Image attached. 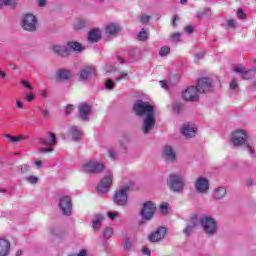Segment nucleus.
I'll use <instances>...</instances> for the list:
<instances>
[{
	"instance_id": "nucleus-1",
	"label": "nucleus",
	"mask_w": 256,
	"mask_h": 256,
	"mask_svg": "<svg viewBox=\"0 0 256 256\" xmlns=\"http://www.w3.org/2000/svg\"><path fill=\"white\" fill-rule=\"evenodd\" d=\"M133 111L138 117L146 116L143 121L142 131L145 135H149L155 127V106L149 102L138 100L133 105Z\"/></svg>"
},
{
	"instance_id": "nucleus-2",
	"label": "nucleus",
	"mask_w": 256,
	"mask_h": 256,
	"mask_svg": "<svg viewBox=\"0 0 256 256\" xmlns=\"http://www.w3.org/2000/svg\"><path fill=\"white\" fill-rule=\"evenodd\" d=\"M231 143L234 147H242V145H246L250 155L255 153V148L247 143V132H245V130L238 129L232 132Z\"/></svg>"
},
{
	"instance_id": "nucleus-3",
	"label": "nucleus",
	"mask_w": 256,
	"mask_h": 256,
	"mask_svg": "<svg viewBox=\"0 0 256 256\" xmlns=\"http://www.w3.org/2000/svg\"><path fill=\"white\" fill-rule=\"evenodd\" d=\"M170 191L181 193L185 189V180L179 174H170L167 181Z\"/></svg>"
},
{
	"instance_id": "nucleus-4",
	"label": "nucleus",
	"mask_w": 256,
	"mask_h": 256,
	"mask_svg": "<svg viewBox=\"0 0 256 256\" xmlns=\"http://www.w3.org/2000/svg\"><path fill=\"white\" fill-rule=\"evenodd\" d=\"M132 185L133 184H128L115 192L113 200L116 205H119L120 207H125V205H127V201H129L127 193H129Z\"/></svg>"
},
{
	"instance_id": "nucleus-5",
	"label": "nucleus",
	"mask_w": 256,
	"mask_h": 256,
	"mask_svg": "<svg viewBox=\"0 0 256 256\" xmlns=\"http://www.w3.org/2000/svg\"><path fill=\"white\" fill-rule=\"evenodd\" d=\"M200 224L202 225L204 232L207 235H215V233H217V222L212 217H202L200 220Z\"/></svg>"
},
{
	"instance_id": "nucleus-6",
	"label": "nucleus",
	"mask_w": 256,
	"mask_h": 256,
	"mask_svg": "<svg viewBox=\"0 0 256 256\" xmlns=\"http://www.w3.org/2000/svg\"><path fill=\"white\" fill-rule=\"evenodd\" d=\"M22 27L24 31L35 33L37 31V17L31 13H27L23 16Z\"/></svg>"
},
{
	"instance_id": "nucleus-7",
	"label": "nucleus",
	"mask_w": 256,
	"mask_h": 256,
	"mask_svg": "<svg viewBox=\"0 0 256 256\" xmlns=\"http://www.w3.org/2000/svg\"><path fill=\"white\" fill-rule=\"evenodd\" d=\"M155 211H157L155 203L147 201L143 204L140 215L144 221H151L155 217Z\"/></svg>"
},
{
	"instance_id": "nucleus-8",
	"label": "nucleus",
	"mask_w": 256,
	"mask_h": 256,
	"mask_svg": "<svg viewBox=\"0 0 256 256\" xmlns=\"http://www.w3.org/2000/svg\"><path fill=\"white\" fill-rule=\"evenodd\" d=\"M82 170L85 173H103L105 171V164L89 160L82 165Z\"/></svg>"
},
{
	"instance_id": "nucleus-9",
	"label": "nucleus",
	"mask_w": 256,
	"mask_h": 256,
	"mask_svg": "<svg viewBox=\"0 0 256 256\" xmlns=\"http://www.w3.org/2000/svg\"><path fill=\"white\" fill-rule=\"evenodd\" d=\"M42 145L49 148H40V153H51L53 149L51 147H55L57 145V136L53 132L48 133L47 139H42Z\"/></svg>"
},
{
	"instance_id": "nucleus-10",
	"label": "nucleus",
	"mask_w": 256,
	"mask_h": 256,
	"mask_svg": "<svg viewBox=\"0 0 256 256\" xmlns=\"http://www.w3.org/2000/svg\"><path fill=\"white\" fill-rule=\"evenodd\" d=\"M59 207L63 213V215H71V211H73V205L71 204V198L69 196H63L60 198Z\"/></svg>"
},
{
	"instance_id": "nucleus-11",
	"label": "nucleus",
	"mask_w": 256,
	"mask_h": 256,
	"mask_svg": "<svg viewBox=\"0 0 256 256\" xmlns=\"http://www.w3.org/2000/svg\"><path fill=\"white\" fill-rule=\"evenodd\" d=\"M182 97L185 101H199V91L195 86L188 87L182 93Z\"/></svg>"
},
{
	"instance_id": "nucleus-12",
	"label": "nucleus",
	"mask_w": 256,
	"mask_h": 256,
	"mask_svg": "<svg viewBox=\"0 0 256 256\" xmlns=\"http://www.w3.org/2000/svg\"><path fill=\"white\" fill-rule=\"evenodd\" d=\"M165 235H167V228L159 227L155 232L148 235V239L151 243H158V241H161Z\"/></svg>"
},
{
	"instance_id": "nucleus-13",
	"label": "nucleus",
	"mask_w": 256,
	"mask_h": 256,
	"mask_svg": "<svg viewBox=\"0 0 256 256\" xmlns=\"http://www.w3.org/2000/svg\"><path fill=\"white\" fill-rule=\"evenodd\" d=\"M211 87H212L211 79L201 78L197 82L196 89L198 93H208V91H211Z\"/></svg>"
},
{
	"instance_id": "nucleus-14",
	"label": "nucleus",
	"mask_w": 256,
	"mask_h": 256,
	"mask_svg": "<svg viewBox=\"0 0 256 256\" xmlns=\"http://www.w3.org/2000/svg\"><path fill=\"white\" fill-rule=\"evenodd\" d=\"M162 158L167 163H175L177 159V154H175V150L171 146H165L162 153Z\"/></svg>"
},
{
	"instance_id": "nucleus-15",
	"label": "nucleus",
	"mask_w": 256,
	"mask_h": 256,
	"mask_svg": "<svg viewBox=\"0 0 256 256\" xmlns=\"http://www.w3.org/2000/svg\"><path fill=\"white\" fill-rule=\"evenodd\" d=\"M112 183H113V177L106 176L102 179L100 184L97 186V190L99 191V193H108Z\"/></svg>"
},
{
	"instance_id": "nucleus-16",
	"label": "nucleus",
	"mask_w": 256,
	"mask_h": 256,
	"mask_svg": "<svg viewBox=\"0 0 256 256\" xmlns=\"http://www.w3.org/2000/svg\"><path fill=\"white\" fill-rule=\"evenodd\" d=\"M78 112L82 121H87L89 119V113H91V105L87 103L80 104L78 106Z\"/></svg>"
},
{
	"instance_id": "nucleus-17",
	"label": "nucleus",
	"mask_w": 256,
	"mask_h": 256,
	"mask_svg": "<svg viewBox=\"0 0 256 256\" xmlns=\"http://www.w3.org/2000/svg\"><path fill=\"white\" fill-rule=\"evenodd\" d=\"M195 187L198 193H205L206 191H209V180L206 178H198Z\"/></svg>"
},
{
	"instance_id": "nucleus-18",
	"label": "nucleus",
	"mask_w": 256,
	"mask_h": 256,
	"mask_svg": "<svg viewBox=\"0 0 256 256\" xmlns=\"http://www.w3.org/2000/svg\"><path fill=\"white\" fill-rule=\"evenodd\" d=\"M234 71L236 73H239L242 79H246V80L251 79V77H253V75L255 74V71L247 70L245 67H242V66H235Z\"/></svg>"
},
{
	"instance_id": "nucleus-19",
	"label": "nucleus",
	"mask_w": 256,
	"mask_h": 256,
	"mask_svg": "<svg viewBox=\"0 0 256 256\" xmlns=\"http://www.w3.org/2000/svg\"><path fill=\"white\" fill-rule=\"evenodd\" d=\"M181 133L188 138L195 137L197 134V128L190 124H184L181 129Z\"/></svg>"
},
{
	"instance_id": "nucleus-20",
	"label": "nucleus",
	"mask_w": 256,
	"mask_h": 256,
	"mask_svg": "<svg viewBox=\"0 0 256 256\" xmlns=\"http://www.w3.org/2000/svg\"><path fill=\"white\" fill-rule=\"evenodd\" d=\"M92 75H95V67L93 66H86L80 70V79L82 81L89 79Z\"/></svg>"
},
{
	"instance_id": "nucleus-21",
	"label": "nucleus",
	"mask_w": 256,
	"mask_h": 256,
	"mask_svg": "<svg viewBox=\"0 0 256 256\" xmlns=\"http://www.w3.org/2000/svg\"><path fill=\"white\" fill-rule=\"evenodd\" d=\"M52 51H54L56 55H59V57H69L70 54L67 46L54 45L52 46Z\"/></svg>"
},
{
	"instance_id": "nucleus-22",
	"label": "nucleus",
	"mask_w": 256,
	"mask_h": 256,
	"mask_svg": "<svg viewBox=\"0 0 256 256\" xmlns=\"http://www.w3.org/2000/svg\"><path fill=\"white\" fill-rule=\"evenodd\" d=\"M11 249V243L5 239L0 238V256L9 255V251Z\"/></svg>"
},
{
	"instance_id": "nucleus-23",
	"label": "nucleus",
	"mask_w": 256,
	"mask_h": 256,
	"mask_svg": "<svg viewBox=\"0 0 256 256\" xmlns=\"http://www.w3.org/2000/svg\"><path fill=\"white\" fill-rule=\"evenodd\" d=\"M101 39V33L99 32V29H92L88 34V42L89 43H97V41H100Z\"/></svg>"
},
{
	"instance_id": "nucleus-24",
	"label": "nucleus",
	"mask_w": 256,
	"mask_h": 256,
	"mask_svg": "<svg viewBox=\"0 0 256 256\" xmlns=\"http://www.w3.org/2000/svg\"><path fill=\"white\" fill-rule=\"evenodd\" d=\"M121 31V26L115 23H110L106 25V33L107 35H117Z\"/></svg>"
},
{
	"instance_id": "nucleus-25",
	"label": "nucleus",
	"mask_w": 256,
	"mask_h": 256,
	"mask_svg": "<svg viewBox=\"0 0 256 256\" xmlns=\"http://www.w3.org/2000/svg\"><path fill=\"white\" fill-rule=\"evenodd\" d=\"M58 81H69L71 79V72L69 70H59L56 73Z\"/></svg>"
},
{
	"instance_id": "nucleus-26",
	"label": "nucleus",
	"mask_w": 256,
	"mask_h": 256,
	"mask_svg": "<svg viewBox=\"0 0 256 256\" xmlns=\"http://www.w3.org/2000/svg\"><path fill=\"white\" fill-rule=\"evenodd\" d=\"M105 220V216L103 214H98L92 221V228L94 231H99V227H101L102 221Z\"/></svg>"
},
{
	"instance_id": "nucleus-27",
	"label": "nucleus",
	"mask_w": 256,
	"mask_h": 256,
	"mask_svg": "<svg viewBox=\"0 0 256 256\" xmlns=\"http://www.w3.org/2000/svg\"><path fill=\"white\" fill-rule=\"evenodd\" d=\"M4 137L8 139L9 143H21V141H25V139H27L26 135L11 136L6 134Z\"/></svg>"
},
{
	"instance_id": "nucleus-28",
	"label": "nucleus",
	"mask_w": 256,
	"mask_h": 256,
	"mask_svg": "<svg viewBox=\"0 0 256 256\" xmlns=\"http://www.w3.org/2000/svg\"><path fill=\"white\" fill-rule=\"evenodd\" d=\"M195 227H197V218H192L188 225L186 226L184 233H186V235H191V233H193V229H195Z\"/></svg>"
},
{
	"instance_id": "nucleus-29",
	"label": "nucleus",
	"mask_w": 256,
	"mask_h": 256,
	"mask_svg": "<svg viewBox=\"0 0 256 256\" xmlns=\"http://www.w3.org/2000/svg\"><path fill=\"white\" fill-rule=\"evenodd\" d=\"M70 133L72 135L73 141H79V139L83 137V132L79 131V129H77V126H72L70 128Z\"/></svg>"
},
{
	"instance_id": "nucleus-30",
	"label": "nucleus",
	"mask_w": 256,
	"mask_h": 256,
	"mask_svg": "<svg viewBox=\"0 0 256 256\" xmlns=\"http://www.w3.org/2000/svg\"><path fill=\"white\" fill-rule=\"evenodd\" d=\"M68 47L72 49V51H76L80 53V51H83V46L79 42H68Z\"/></svg>"
},
{
	"instance_id": "nucleus-31",
	"label": "nucleus",
	"mask_w": 256,
	"mask_h": 256,
	"mask_svg": "<svg viewBox=\"0 0 256 256\" xmlns=\"http://www.w3.org/2000/svg\"><path fill=\"white\" fill-rule=\"evenodd\" d=\"M225 195H227V189H225L224 187H220V188L216 189V191L214 193L215 199H223V197H225Z\"/></svg>"
},
{
	"instance_id": "nucleus-32",
	"label": "nucleus",
	"mask_w": 256,
	"mask_h": 256,
	"mask_svg": "<svg viewBox=\"0 0 256 256\" xmlns=\"http://www.w3.org/2000/svg\"><path fill=\"white\" fill-rule=\"evenodd\" d=\"M138 39L139 41H147V39H149V32L147 31V29H141V31L138 33Z\"/></svg>"
},
{
	"instance_id": "nucleus-33",
	"label": "nucleus",
	"mask_w": 256,
	"mask_h": 256,
	"mask_svg": "<svg viewBox=\"0 0 256 256\" xmlns=\"http://www.w3.org/2000/svg\"><path fill=\"white\" fill-rule=\"evenodd\" d=\"M171 53V48L169 46H163L160 48L159 55L160 57H167Z\"/></svg>"
},
{
	"instance_id": "nucleus-34",
	"label": "nucleus",
	"mask_w": 256,
	"mask_h": 256,
	"mask_svg": "<svg viewBox=\"0 0 256 256\" xmlns=\"http://www.w3.org/2000/svg\"><path fill=\"white\" fill-rule=\"evenodd\" d=\"M84 27H85V20L79 19V20H77V21L74 23V29H75L76 31H79V30H81V29H84Z\"/></svg>"
},
{
	"instance_id": "nucleus-35",
	"label": "nucleus",
	"mask_w": 256,
	"mask_h": 256,
	"mask_svg": "<svg viewBox=\"0 0 256 256\" xmlns=\"http://www.w3.org/2000/svg\"><path fill=\"white\" fill-rule=\"evenodd\" d=\"M113 236V229L112 228H106L104 230V237L105 239H111V237Z\"/></svg>"
},
{
	"instance_id": "nucleus-36",
	"label": "nucleus",
	"mask_w": 256,
	"mask_h": 256,
	"mask_svg": "<svg viewBox=\"0 0 256 256\" xmlns=\"http://www.w3.org/2000/svg\"><path fill=\"white\" fill-rule=\"evenodd\" d=\"M161 212L163 213V215H167V211L169 209V204H167L166 202H163L160 206Z\"/></svg>"
},
{
	"instance_id": "nucleus-37",
	"label": "nucleus",
	"mask_w": 256,
	"mask_h": 256,
	"mask_svg": "<svg viewBox=\"0 0 256 256\" xmlns=\"http://www.w3.org/2000/svg\"><path fill=\"white\" fill-rule=\"evenodd\" d=\"M17 0H0V6L3 5H15Z\"/></svg>"
},
{
	"instance_id": "nucleus-38",
	"label": "nucleus",
	"mask_w": 256,
	"mask_h": 256,
	"mask_svg": "<svg viewBox=\"0 0 256 256\" xmlns=\"http://www.w3.org/2000/svg\"><path fill=\"white\" fill-rule=\"evenodd\" d=\"M107 216L112 220L115 221L117 217H119V212H108Z\"/></svg>"
},
{
	"instance_id": "nucleus-39",
	"label": "nucleus",
	"mask_w": 256,
	"mask_h": 256,
	"mask_svg": "<svg viewBox=\"0 0 256 256\" xmlns=\"http://www.w3.org/2000/svg\"><path fill=\"white\" fill-rule=\"evenodd\" d=\"M20 83L21 85L26 87V89H29V91H33V86H31V83H29V81L22 80Z\"/></svg>"
},
{
	"instance_id": "nucleus-40",
	"label": "nucleus",
	"mask_w": 256,
	"mask_h": 256,
	"mask_svg": "<svg viewBox=\"0 0 256 256\" xmlns=\"http://www.w3.org/2000/svg\"><path fill=\"white\" fill-rule=\"evenodd\" d=\"M26 180L28 181V183L35 185V183H37V181H39V178H37L35 176H29L28 178H26Z\"/></svg>"
},
{
	"instance_id": "nucleus-41",
	"label": "nucleus",
	"mask_w": 256,
	"mask_h": 256,
	"mask_svg": "<svg viewBox=\"0 0 256 256\" xmlns=\"http://www.w3.org/2000/svg\"><path fill=\"white\" fill-rule=\"evenodd\" d=\"M237 17L238 19H245L247 15H245V12H243V9L239 8L237 11Z\"/></svg>"
},
{
	"instance_id": "nucleus-42",
	"label": "nucleus",
	"mask_w": 256,
	"mask_h": 256,
	"mask_svg": "<svg viewBox=\"0 0 256 256\" xmlns=\"http://www.w3.org/2000/svg\"><path fill=\"white\" fill-rule=\"evenodd\" d=\"M20 170L22 171V173H29V171H31V168L29 167V165L23 164L20 166Z\"/></svg>"
},
{
	"instance_id": "nucleus-43",
	"label": "nucleus",
	"mask_w": 256,
	"mask_h": 256,
	"mask_svg": "<svg viewBox=\"0 0 256 256\" xmlns=\"http://www.w3.org/2000/svg\"><path fill=\"white\" fill-rule=\"evenodd\" d=\"M113 87H115V83H113V80L108 79L106 81V89H113Z\"/></svg>"
},
{
	"instance_id": "nucleus-44",
	"label": "nucleus",
	"mask_w": 256,
	"mask_h": 256,
	"mask_svg": "<svg viewBox=\"0 0 256 256\" xmlns=\"http://www.w3.org/2000/svg\"><path fill=\"white\" fill-rule=\"evenodd\" d=\"M239 87V84L237 83V80L233 79L230 83V89L235 90Z\"/></svg>"
},
{
	"instance_id": "nucleus-45",
	"label": "nucleus",
	"mask_w": 256,
	"mask_h": 256,
	"mask_svg": "<svg viewBox=\"0 0 256 256\" xmlns=\"http://www.w3.org/2000/svg\"><path fill=\"white\" fill-rule=\"evenodd\" d=\"M151 17L144 15L140 18V23H149Z\"/></svg>"
},
{
	"instance_id": "nucleus-46",
	"label": "nucleus",
	"mask_w": 256,
	"mask_h": 256,
	"mask_svg": "<svg viewBox=\"0 0 256 256\" xmlns=\"http://www.w3.org/2000/svg\"><path fill=\"white\" fill-rule=\"evenodd\" d=\"M171 39H173L174 41H179V39H181V34L179 32L174 33L171 35Z\"/></svg>"
},
{
	"instance_id": "nucleus-47",
	"label": "nucleus",
	"mask_w": 256,
	"mask_h": 256,
	"mask_svg": "<svg viewBox=\"0 0 256 256\" xmlns=\"http://www.w3.org/2000/svg\"><path fill=\"white\" fill-rule=\"evenodd\" d=\"M124 247L125 249H129L131 247V240H129V238H125Z\"/></svg>"
},
{
	"instance_id": "nucleus-48",
	"label": "nucleus",
	"mask_w": 256,
	"mask_h": 256,
	"mask_svg": "<svg viewBox=\"0 0 256 256\" xmlns=\"http://www.w3.org/2000/svg\"><path fill=\"white\" fill-rule=\"evenodd\" d=\"M73 112V105L69 104L66 106V115H71Z\"/></svg>"
},
{
	"instance_id": "nucleus-49",
	"label": "nucleus",
	"mask_w": 256,
	"mask_h": 256,
	"mask_svg": "<svg viewBox=\"0 0 256 256\" xmlns=\"http://www.w3.org/2000/svg\"><path fill=\"white\" fill-rule=\"evenodd\" d=\"M142 253L144 255H151V251L146 246L142 247Z\"/></svg>"
},
{
	"instance_id": "nucleus-50",
	"label": "nucleus",
	"mask_w": 256,
	"mask_h": 256,
	"mask_svg": "<svg viewBox=\"0 0 256 256\" xmlns=\"http://www.w3.org/2000/svg\"><path fill=\"white\" fill-rule=\"evenodd\" d=\"M185 31H186L189 35H191V33H193V26H191V25L186 26V27H185Z\"/></svg>"
},
{
	"instance_id": "nucleus-51",
	"label": "nucleus",
	"mask_w": 256,
	"mask_h": 256,
	"mask_svg": "<svg viewBox=\"0 0 256 256\" xmlns=\"http://www.w3.org/2000/svg\"><path fill=\"white\" fill-rule=\"evenodd\" d=\"M108 154L110 159H112L114 161L115 159V150H108Z\"/></svg>"
},
{
	"instance_id": "nucleus-52",
	"label": "nucleus",
	"mask_w": 256,
	"mask_h": 256,
	"mask_svg": "<svg viewBox=\"0 0 256 256\" xmlns=\"http://www.w3.org/2000/svg\"><path fill=\"white\" fill-rule=\"evenodd\" d=\"M26 99H27L28 103H31V101H33V100L35 99V95H33V94H28V95L26 96Z\"/></svg>"
},
{
	"instance_id": "nucleus-53",
	"label": "nucleus",
	"mask_w": 256,
	"mask_h": 256,
	"mask_svg": "<svg viewBox=\"0 0 256 256\" xmlns=\"http://www.w3.org/2000/svg\"><path fill=\"white\" fill-rule=\"evenodd\" d=\"M177 21H179V16H174V18L172 19V25L173 27H177Z\"/></svg>"
},
{
	"instance_id": "nucleus-54",
	"label": "nucleus",
	"mask_w": 256,
	"mask_h": 256,
	"mask_svg": "<svg viewBox=\"0 0 256 256\" xmlns=\"http://www.w3.org/2000/svg\"><path fill=\"white\" fill-rule=\"evenodd\" d=\"M235 23H236V21L233 20V19L228 20V22H227V27H235Z\"/></svg>"
},
{
	"instance_id": "nucleus-55",
	"label": "nucleus",
	"mask_w": 256,
	"mask_h": 256,
	"mask_svg": "<svg viewBox=\"0 0 256 256\" xmlns=\"http://www.w3.org/2000/svg\"><path fill=\"white\" fill-rule=\"evenodd\" d=\"M118 79H119V81H121L122 79H129V74L128 73H122Z\"/></svg>"
},
{
	"instance_id": "nucleus-56",
	"label": "nucleus",
	"mask_w": 256,
	"mask_h": 256,
	"mask_svg": "<svg viewBox=\"0 0 256 256\" xmlns=\"http://www.w3.org/2000/svg\"><path fill=\"white\" fill-rule=\"evenodd\" d=\"M46 4H47V0H39L38 2L39 7H45Z\"/></svg>"
},
{
	"instance_id": "nucleus-57",
	"label": "nucleus",
	"mask_w": 256,
	"mask_h": 256,
	"mask_svg": "<svg viewBox=\"0 0 256 256\" xmlns=\"http://www.w3.org/2000/svg\"><path fill=\"white\" fill-rule=\"evenodd\" d=\"M16 106L18 107V109H23V102H21L20 100H16Z\"/></svg>"
},
{
	"instance_id": "nucleus-58",
	"label": "nucleus",
	"mask_w": 256,
	"mask_h": 256,
	"mask_svg": "<svg viewBox=\"0 0 256 256\" xmlns=\"http://www.w3.org/2000/svg\"><path fill=\"white\" fill-rule=\"evenodd\" d=\"M0 77L2 79H5L7 77V74L3 70H0Z\"/></svg>"
},
{
	"instance_id": "nucleus-59",
	"label": "nucleus",
	"mask_w": 256,
	"mask_h": 256,
	"mask_svg": "<svg viewBox=\"0 0 256 256\" xmlns=\"http://www.w3.org/2000/svg\"><path fill=\"white\" fill-rule=\"evenodd\" d=\"M245 184L250 187V185H253V181H251V179H247L245 180Z\"/></svg>"
},
{
	"instance_id": "nucleus-60",
	"label": "nucleus",
	"mask_w": 256,
	"mask_h": 256,
	"mask_svg": "<svg viewBox=\"0 0 256 256\" xmlns=\"http://www.w3.org/2000/svg\"><path fill=\"white\" fill-rule=\"evenodd\" d=\"M36 167H43V162L41 160H38L35 162Z\"/></svg>"
},
{
	"instance_id": "nucleus-61",
	"label": "nucleus",
	"mask_w": 256,
	"mask_h": 256,
	"mask_svg": "<svg viewBox=\"0 0 256 256\" xmlns=\"http://www.w3.org/2000/svg\"><path fill=\"white\" fill-rule=\"evenodd\" d=\"M197 59H203V52H199L196 54Z\"/></svg>"
},
{
	"instance_id": "nucleus-62",
	"label": "nucleus",
	"mask_w": 256,
	"mask_h": 256,
	"mask_svg": "<svg viewBox=\"0 0 256 256\" xmlns=\"http://www.w3.org/2000/svg\"><path fill=\"white\" fill-rule=\"evenodd\" d=\"M42 113H43L44 117L49 116V111L48 110H43Z\"/></svg>"
},
{
	"instance_id": "nucleus-63",
	"label": "nucleus",
	"mask_w": 256,
	"mask_h": 256,
	"mask_svg": "<svg viewBox=\"0 0 256 256\" xmlns=\"http://www.w3.org/2000/svg\"><path fill=\"white\" fill-rule=\"evenodd\" d=\"M160 84L162 85V87H167V82H165L164 80H161Z\"/></svg>"
},
{
	"instance_id": "nucleus-64",
	"label": "nucleus",
	"mask_w": 256,
	"mask_h": 256,
	"mask_svg": "<svg viewBox=\"0 0 256 256\" xmlns=\"http://www.w3.org/2000/svg\"><path fill=\"white\" fill-rule=\"evenodd\" d=\"M41 95H42V97H47V90H43Z\"/></svg>"
}]
</instances>
